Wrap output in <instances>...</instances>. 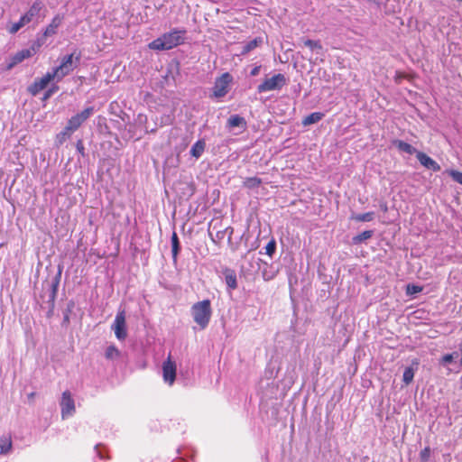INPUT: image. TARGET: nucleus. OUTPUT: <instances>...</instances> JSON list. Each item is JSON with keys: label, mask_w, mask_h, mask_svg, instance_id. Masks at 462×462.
<instances>
[{"label": "nucleus", "mask_w": 462, "mask_h": 462, "mask_svg": "<svg viewBox=\"0 0 462 462\" xmlns=\"http://www.w3.org/2000/svg\"><path fill=\"white\" fill-rule=\"evenodd\" d=\"M186 31L173 29L149 43V48L155 51L171 50L184 42Z\"/></svg>", "instance_id": "f257e3e1"}, {"label": "nucleus", "mask_w": 462, "mask_h": 462, "mask_svg": "<svg viewBox=\"0 0 462 462\" xmlns=\"http://www.w3.org/2000/svg\"><path fill=\"white\" fill-rule=\"evenodd\" d=\"M191 315L195 323L198 324L201 329L206 328L212 315L210 300H204L193 304L191 307Z\"/></svg>", "instance_id": "f03ea898"}, {"label": "nucleus", "mask_w": 462, "mask_h": 462, "mask_svg": "<svg viewBox=\"0 0 462 462\" xmlns=\"http://www.w3.org/2000/svg\"><path fill=\"white\" fill-rule=\"evenodd\" d=\"M79 59L80 55H75V53L63 56L60 59V64L52 70L56 76V81H60L64 77L72 72L78 66Z\"/></svg>", "instance_id": "7ed1b4c3"}, {"label": "nucleus", "mask_w": 462, "mask_h": 462, "mask_svg": "<svg viewBox=\"0 0 462 462\" xmlns=\"http://www.w3.org/2000/svg\"><path fill=\"white\" fill-rule=\"evenodd\" d=\"M287 83V79L283 74L278 73L271 78H266L263 83L257 87L259 93L281 90Z\"/></svg>", "instance_id": "20e7f679"}, {"label": "nucleus", "mask_w": 462, "mask_h": 462, "mask_svg": "<svg viewBox=\"0 0 462 462\" xmlns=\"http://www.w3.org/2000/svg\"><path fill=\"white\" fill-rule=\"evenodd\" d=\"M233 77L228 73H223L219 78L216 79L213 87V96L217 98L225 97L228 91Z\"/></svg>", "instance_id": "39448f33"}, {"label": "nucleus", "mask_w": 462, "mask_h": 462, "mask_svg": "<svg viewBox=\"0 0 462 462\" xmlns=\"http://www.w3.org/2000/svg\"><path fill=\"white\" fill-rule=\"evenodd\" d=\"M111 328L114 330L116 337L118 340L122 341L126 338L127 329L125 321V311L124 310H121L116 313V316Z\"/></svg>", "instance_id": "423d86ee"}, {"label": "nucleus", "mask_w": 462, "mask_h": 462, "mask_svg": "<svg viewBox=\"0 0 462 462\" xmlns=\"http://www.w3.org/2000/svg\"><path fill=\"white\" fill-rule=\"evenodd\" d=\"M94 113V107L89 106L81 111L80 113L73 116L71 118L69 119L67 123L68 130H70L72 133L77 131L81 125L87 121Z\"/></svg>", "instance_id": "0eeeda50"}, {"label": "nucleus", "mask_w": 462, "mask_h": 462, "mask_svg": "<svg viewBox=\"0 0 462 462\" xmlns=\"http://www.w3.org/2000/svg\"><path fill=\"white\" fill-rule=\"evenodd\" d=\"M60 405L61 410V418L63 420L71 417L75 413V402L71 396L70 392H63Z\"/></svg>", "instance_id": "6e6552de"}, {"label": "nucleus", "mask_w": 462, "mask_h": 462, "mask_svg": "<svg viewBox=\"0 0 462 462\" xmlns=\"http://www.w3.org/2000/svg\"><path fill=\"white\" fill-rule=\"evenodd\" d=\"M177 365L171 360V356L162 363V377L163 381L169 385H172L176 378Z\"/></svg>", "instance_id": "1a4fd4ad"}, {"label": "nucleus", "mask_w": 462, "mask_h": 462, "mask_svg": "<svg viewBox=\"0 0 462 462\" xmlns=\"http://www.w3.org/2000/svg\"><path fill=\"white\" fill-rule=\"evenodd\" d=\"M56 80V76L53 71L47 72L41 79H36L33 84L29 87V91L32 96H36L42 90H43L51 80Z\"/></svg>", "instance_id": "9d476101"}, {"label": "nucleus", "mask_w": 462, "mask_h": 462, "mask_svg": "<svg viewBox=\"0 0 462 462\" xmlns=\"http://www.w3.org/2000/svg\"><path fill=\"white\" fill-rule=\"evenodd\" d=\"M42 8V5L40 2H34L28 11L20 17L22 22H23L25 25L32 23L34 18L40 14Z\"/></svg>", "instance_id": "9b49d317"}, {"label": "nucleus", "mask_w": 462, "mask_h": 462, "mask_svg": "<svg viewBox=\"0 0 462 462\" xmlns=\"http://www.w3.org/2000/svg\"><path fill=\"white\" fill-rule=\"evenodd\" d=\"M32 55L30 54V51H27V49H23L22 51H17L14 55H13L7 64H6V69L10 70L17 64L21 63L24 60L31 58Z\"/></svg>", "instance_id": "f8f14e48"}, {"label": "nucleus", "mask_w": 462, "mask_h": 462, "mask_svg": "<svg viewBox=\"0 0 462 462\" xmlns=\"http://www.w3.org/2000/svg\"><path fill=\"white\" fill-rule=\"evenodd\" d=\"M416 157L422 166L433 171H439L440 166L433 159L422 152H417Z\"/></svg>", "instance_id": "ddd939ff"}, {"label": "nucleus", "mask_w": 462, "mask_h": 462, "mask_svg": "<svg viewBox=\"0 0 462 462\" xmlns=\"http://www.w3.org/2000/svg\"><path fill=\"white\" fill-rule=\"evenodd\" d=\"M63 21V16L60 14L55 15L48 26L45 28L43 32V37H50L55 35L58 32V28L61 25Z\"/></svg>", "instance_id": "4468645a"}, {"label": "nucleus", "mask_w": 462, "mask_h": 462, "mask_svg": "<svg viewBox=\"0 0 462 462\" xmlns=\"http://www.w3.org/2000/svg\"><path fill=\"white\" fill-rule=\"evenodd\" d=\"M205 147L206 142L204 140H199L192 145L190 149V154L198 159L203 154Z\"/></svg>", "instance_id": "2eb2a0df"}, {"label": "nucleus", "mask_w": 462, "mask_h": 462, "mask_svg": "<svg viewBox=\"0 0 462 462\" xmlns=\"http://www.w3.org/2000/svg\"><path fill=\"white\" fill-rule=\"evenodd\" d=\"M302 42L304 46L310 48V50L313 52H315L317 55H322L323 48L319 42L318 41H312L310 39L302 40Z\"/></svg>", "instance_id": "dca6fc26"}, {"label": "nucleus", "mask_w": 462, "mask_h": 462, "mask_svg": "<svg viewBox=\"0 0 462 462\" xmlns=\"http://www.w3.org/2000/svg\"><path fill=\"white\" fill-rule=\"evenodd\" d=\"M227 125L230 128H235V127L245 128L246 125V122L244 117H242L238 115H234L229 117V119L227 121Z\"/></svg>", "instance_id": "f3484780"}, {"label": "nucleus", "mask_w": 462, "mask_h": 462, "mask_svg": "<svg viewBox=\"0 0 462 462\" xmlns=\"http://www.w3.org/2000/svg\"><path fill=\"white\" fill-rule=\"evenodd\" d=\"M12 448V439L8 435L0 437V453L3 455L7 454Z\"/></svg>", "instance_id": "a211bd4d"}, {"label": "nucleus", "mask_w": 462, "mask_h": 462, "mask_svg": "<svg viewBox=\"0 0 462 462\" xmlns=\"http://www.w3.org/2000/svg\"><path fill=\"white\" fill-rule=\"evenodd\" d=\"M414 365H415V366H417L418 362H414ZM416 369H417V367H413V366L405 368V370L403 372V375H402V381L406 385L410 384L412 382Z\"/></svg>", "instance_id": "6ab92c4d"}, {"label": "nucleus", "mask_w": 462, "mask_h": 462, "mask_svg": "<svg viewBox=\"0 0 462 462\" xmlns=\"http://www.w3.org/2000/svg\"><path fill=\"white\" fill-rule=\"evenodd\" d=\"M121 356L120 350L115 346L110 345L105 351V357L108 360H116Z\"/></svg>", "instance_id": "aec40b11"}, {"label": "nucleus", "mask_w": 462, "mask_h": 462, "mask_svg": "<svg viewBox=\"0 0 462 462\" xmlns=\"http://www.w3.org/2000/svg\"><path fill=\"white\" fill-rule=\"evenodd\" d=\"M324 117V114L320 112H314L310 114L302 120L303 125H310L319 122Z\"/></svg>", "instance_id": "412c9836"}, {"label": "nucleus", "mask_w": 462, "mask_h": 462, "mask_svg": "<svg viewBox=\"0 0 462 462\" xmlns=\"http://www.w3.org/2000/svg\"><path fill=\"white\" fill-rule=\"evenodd\" d=\"M45 40L46 37H43V35H42L32 43V45L27 49V51H30V54L32 56L35 55L40 51L42 46L45 43Z\"/></svg>", "instance_id": "4be33fe9"}, {"label": "nucleus", "mask_w": 462, "mask_h": 462, "mask_svg": "<svg viewBox=\"0 0 462 462\" xmlns=\"http://www.w3.org/2000/svg\"><path fill=\"white\" fill-rule=\"evenodd\" d=\"M395 144H396V147L402 152H404L408 154H413V153L417 154L418 151H416V149L408 143L399 140V141L395 142Z\"/></svg>", "instance_id": "5701e85b"}, {"label": "nucleus", "mask_w": 462, "mask_h": 462, "mask_svg": "<svg viewBox=\"0 0 462 462\" xmlns=\"http://www.w3.org/2000/svg\"><path fill=\"white\" fill-rule=\"evenodd\" d=\"M262 42H263V40L261 38H255V39L246 42L243 47L242 54L245 55V54L250 52L251 51H253L254 49L258 47Z\"/></svg>", "instance_id": "b1692460"}, {"label": "nucleus", "mask_w": 462, "mask_h": 462, "mask_svg": "<svg viewBox=\"0 0 462 462\" xmlns=\"http://www.w3.org/2000/svg\"><path fill=\"white\" fill-rule=\"evenodd\" d=\"M73 133L70 130H68L66 126L60 133L56 135V144L61 145L64 143L72 134Z\"/></svg>", "instance_id": "393cba45"}, {"label": "nucleus", "mask_w": 462, "mask_h": 462, "mask_svg": "<svg viewBox=\"0 0 462 462\" xmlns=\"http://www.w3.org/2000/svg\"><path fill=\"white\" fill-rule=\"evenodd\" d=\"M262 184V180L261 179L257 178V177H250V178H246L245 180H244V186L248 188V189H254V188H257L259 187L260 185Z\"/></svg>", "instance_id": "a878e982"}, {"label": "nucleus", "mask_w": 462, "mask_h": 462, "mask_svg": "<svg viewBox=\"0 0 462 462\" xmlns=\"http://www.w3.org/2000/svg\"><path fill=\"white\" fill-rule=\"evenodd\" d=\"M179 251H180L179 238H178L177 234L174 232L171 236V253H172V257L174 260H176Z\"/></svg>", "instance_id": "bb28decb"}, {"label": "nucleus", "mask_w": 462, "mask_h": 462, "mask_svg": "<svg viewBox=\"0 0 462 462\" xmlns=\"http://www.w3.org/2000/svg\"><path fill=\"white\" fill-rule=\"evenodd\" d=\"M374 212H366L364 214H357L352 217V219H355L359 222H370L374 219Z\"/></svg>", "instance_id": "cd10ccee"}, {"label": "nucleus", "mask_w": 462, "mask_h": 462, "mask_svg": "<svg viewBox=\"0 0 462 462\" xmlns=\"http://www.w3.org/2000/svg\"><path fill=\"white\" fill-rule=\"evenodd\" d=\"M23 26H25V24L20 18L18 22L8 24L6 30L10 34H15Z\"/></svg>", "instance_id": "c85d7f7f"}, {"label": "nucleus", "mask_w": 462, "mask_h": 462, "mask_svg": "<svg viewBox=\"0 0 462 462\" xmlns=\"http://www.w3.org/2000/svg\"><path fill=\"white\" fill-rule=\"evenodd\" d=\"M372 236H373V232L372 231H370V230L364 231V232L360 233L359 235L356 236L353 238V242H354V244H360L363 241L371 238Z\"/></svg>", "instance_id": "c756f323"}, {"label": "nucleus", "mask_w": 462, "mask_h": 462, "mask_svg": "<svg viewBox=\"0 0 462 462\" xmlns=\"http://www.w3.org/2000/svg\"><path fill=\"white\" fill-rule=\"evenodd\" d=\"M226 283L228 288L234 290L237 287L236 276L234 273H227L225 276Z\"/></svg>", "instance_id": "7c9ffc66"}, {"label": "nucleus", "mask_w": 462, "mask_h": 462, "mask_svg": "<svg viewBox=\"0 0 462 462\" xmlns=\"http://www.w3.org/2000/svg\"><path fill=\"white\" fill-rule=\"evenodd\" d=\"M445 172L448 173L456 182L462 185V172L456 170H447Z\"/></svg>", "instance_id": "2f4dec72"}, {"label": "nucleus", "mask_w": 462, "mask_h": 462, "mask_svg": "<svg viewBox=\"0 0 462 462\" xmlns=\"http://www.w3.org/2000/svg\"><path fill=\"white\" fill-rule=\"evenodd\" d=\"M60 273H59L54 278V280L51 282V296H50L51 300H54V299L56 297L57 291H58V286H59V283H60Z\"/></svg>", "instance_id": "473e14b6"}, {"label": "nucleus", "mask_w": 462, "mask_h": 462, "mask_svg": "<svg viewBox=\"0 0 462 462\" xmlns=\"http://www.w3.org/2000/svg\"><path fill=\"white\" fill-rule=\"evenodd\" d=\"M265 254L270 257H273V254L276 250V242L274 239H272L265 246Z\"/></svg>", "instance_id": "72a5a7b5"}, {"label": "nucleus", "mask_w": 462, "mask_h": 462, "mask_svg": "<svg viewBox=\"0 0 462 462\" xmlns=\"http://www.w3.org/2000/svg\"><path fill=\"white\" fill-rule=\"evenodd\" d=\"M457 356V352H454V353H451V354H447V355L442 356L440 363L442 365L450 364V363L453 362L455 356Z\"/></svg>", "instance_id": "f704fd0d"}, {"label": "nucleus", "mask_w": 462, "mask_h": 462, "mask_svg": "<svg viewBox=\"0 0 462 462\" xmlns=\"http://www.w3.org/2000/svg\"><path fill=\"white\" fill-rule=\"evenodd\" d=\"M58 86H53L52 88L48 89L44 95V98L46 99L51 97L58 90Z\"/></svg>", "instance_id": "c9c22d12"}, {"label": "nucleus", "mask_w": 462, "mask_h": 462, "mask_svg": "<svg viewBox=\"0 0 462 462\" xmlns=\"http://www.w3.org/2000/svg\"><path fill=\"white\" fill-rule=\"evenodd\" d=\"M407 291L409 293H418V292L421 291V288L419 286H414V285L410 286L409 285L407 288Z\"/></svg>", "instance_id": "e433bc0d"}, {"label": "nucleus", "mask_w": 462, "mask_h": 462, "mask_svg": "<svg viewBox=\"0 0 462 462\" xmlns=\"http://www.w3.org/2000/svg\"><path fill=\"white\" fill-rule=\"evenodd\" d=\"M261 66H255L250 72L251 76L254 77L257 76L260 72Z\"/></svg>", "instance_id": "4c0bfd02"}, {"label": "nucleus", "mask_w": 462, "mask_h": 462, "mask_svg": "<svg viewBox=\"0 0 462 462\" xmlns=\"http://www.w3.org/2000/svg\"><path fill=\"white\" fill-rule=\"evenodd\" d=\"M77 149L79 152H83L84 147L81 141H79L77 143Z\"/></svg>", "instance_id": "58836bf2"}, {"label": "nucleus", "mask_w": 462, "mask_h": 462, "mask_svg": "<svg viewBox=\"0 0 462 462\" xmlns=\"http://www.w3.org/2000/svg\"><path fill=\"white\" fill-rule=\"evenodd\" d=\"M64 322H69V315L68 314H66L64 316Z\"/></svg>", "instance_id": "ea45409f"}, {"label": "nucleus", "mask_w": 462, "mask_h": 462, "mask_svg": "<svg viewBox=\"0 0 462 462\" xmlns=\"http://www.w3.org/2000/svg\"><path fill=\"white\" fill-rule=\"evenodd\" d=\"M459 351H460V354H461L460 364L462 365V345L459 347Z\"/></svg>", "instance_id": "a19ab883"}]
</instances>
